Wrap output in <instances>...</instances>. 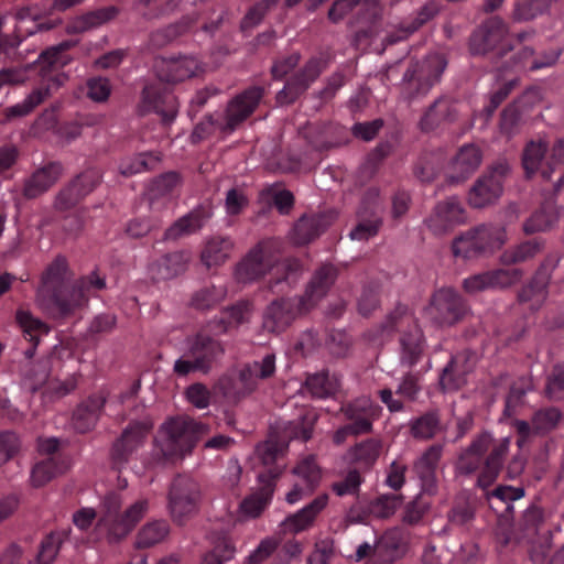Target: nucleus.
<instances>
[{
	"instance_id": "nucleus-49",
	"label": "nucleus",
	"mask_w": 564,
	"mask_h": 564,
	"mask_svg": "<svg viewBox=\"0 0 564 564\" xmlns=\"http://www.w3.org/2000/svg\"><path fill=\"white\" fill-rule=\"evenodd\" d=\"M283 451H284L283 446L272 440L265 441V442L257 445L256 451H254V457L262 466L269 468L268 473H263L265 476L270 477V471H272V474L276 473V470L282 471V469H283L282 467H279V466L271 467V466L283 454Z\"/></svg>"
},
{
	"instance_id": "nucleus-56",
	"label": "nucleus",
	"mask_w": 564,
	"mask_h": 564,
	"mask_svg": "<svg viewBox=\"0 0 564 564\" xmlns=\"http://www.w3.org/2000/svg\"><path fill=\"white\" fill-rule=\"evenodd\" d=\"M440 430V419L434 412L426 413L411 422V433L415 438H432Z\"/></svg>"
},
{
	"instance_id": "nucleus-2",
	"label": "nucleus",
	"mask_w": 564,
	"mask_h": 564,
	"mask_svg": "<svg viewBox=\"0 0 564 564\" xmlns=\"http://www.w3.org/2000/svg\"><path fill=\"white\" fill-rule=\"evenodd\" d=\"M509 447V437L497 440L488 432L481 433L462 452L456 470L462 475H471L481 467L477 485L487 489L496 481Z\"/></svg>"
},
{
	"instance_id": "nucleus-1",
	"label": "nucleus",
	"mask_w": 564,
	"mask_h": 564,
	"mask_svg": "<svg viewBox=\"0 0 564 564\" xmlns=\"http://www.w3.org/2000/svg\"><path fill=\"white\" fill-rule=\"evenodd\" d=\"M282 242L278 239H263L258 242L237 264L236 279L241 283H251L268 274L279 283L302 272L297 259H280Z\"/></svg>"
},
{
	"instance_id": "nucleus-3",
	"label": "nucleus",
	"mask_w": 564,
	"mask_h": 564,
	"mask_svg": "<svg viewBox=\"0 0 564 564\" xmlns=\"http://www.w3.org/2000/svg\"><path fill=\"white\" fill-rule=\"evenodd\" d=\"M209 432L207 424L189 416L167 419L160 427L154 451L156 464L176 463L191 455L197 442Z\"/></svg>"
},
{
	"instance_id": "nucleus-63",
	"label": "nucleus",
	"mask_w": 564,
	"mask_h": 564,
	"mask_svg": "<svg viewBox=\"0 0 564 564\" xmlns=\"http://www.w3.org/2000/svg\"><path fill=\"white\" fill-rule=\"evenodd\" d=\"M561 420V413L555 408L536 411L532 417L535 434L545 433L554 429Z\"/></svg>"
},
{
	"instance_id": "nucleus-38",
	"label": "nucleus",
	"mask_w": 564,
	"mask_h": 564,
	"mask_svg": "<svg viewBox=\"0 0 564 564\" xmlns=\"http://www.w3.org/2000/svg\"><path fill=\"white\" fill-rule=\"evenodd\" d=\"M124 502L121 492L111 491L105 496L101 502V517L97 522V528L106 532L108 541L112 535V528L121 516L122 505Z\"/></svg>"
},
{
	"instance_id": "nucleus-18",
	"label": "nucleus",
	"mask_w": 564,
	"mask_h": 564,
	"mask_svg": "<svg viewBox=\"0 0 564 564\" xmlns=\"http://www.w3.org/2000/svg\"><path fill=\"white\" fill-rule=\"evenodd\" d=\"M66 76L64 74L50 77L46 84L34 88L25 96L20 102L4 109V117L7 120L21 118L30 115L39 107L44 100L52 95V89H57L64 85Z\"/></svg>"
},
{
	"instance_id": "nucleus-5",
	"label": "nucleus",
	"mask_w": 564,
	"mask_h": 564,
	"mask_svg": "<svg viewBox=\"0 0 564 564\" xmlns=\"http://www.w3.org/2000/svg\"><path fill=\"white\" fill-rule=\"evenodd\" d=\"M447 67L443 53H431L423 59L412 63L403 75L402 86L406 98L425 96L436 85Z\"/></svg>"
},
{
	"instance_id": "nucleus-7",
	"label": "nucleus",
	"mask_w": 564,
	"mask_h": 564,
	"mask_svg": "<svg viewBox=\"0 0 564 564\" xmlns=\"http://www.w3.org/2000/svg\"><path fill=\"white\" fill-rule=\"evenodd\" d=\"M167 498L172 519L183 523L198 510L202 499L200 487L188 476H177L171 484Z\"/></svg>"
},
{
	"instance_id": "nucleus-9",
	"label": "nucleus",
	"mask_w": 564,
	"mask_h": 564,
	"mask_svg": "<svg viewBox=\"0 0 564 564\" xmlns=\"http://www.w3.org/2000/svg\"><path fill=\"white\" fill-rule=\"evenodd\" d=\"M68 279V267L65 258L57 257L46 269L42 278V285L37 291V301L42 305H54L62 314L73 310L72 302L61 299L64 282Z\"/></svg>"
},
{
	"instance_id": "nucleus-21",
	"label": "nucleus",
	"mask_w": 564,
	"mask_h": 564,
	"mask_svg": "<svg viewBox=\"0 0 564 564\" xmlns=\"http://www.w3.org/2000/svg\"><path fill=\"white\" fill-rule=\"evenodd\" d=\"M507 26L500 18L486 21L470 37L469 47L473 54H485L497 48L507 35Z\"/></svg>"
},
{
	"instance_id": "nucleus-46",
	"label": "nucleus",
	"mask_w": 564,
	"mask_h": 564,
	"mask_svg": "<svg viewBox=\"0 0 564 564\" xmlns=\"http://www.w3.org/2000/svg\"><path fill=\"white\" fill-rule=\"evenodd\" d=\"M340 387L339 379L336 376H329L327 372H321L310 376L305 381V391L312 397L324 399L335 394Z\"/></svg>"
},
{
	"instance_id": "nucleus-11",
	"label": "nucleus",
	"mask_w": 564,
	"mask_h": 564,
	"mask_svg": "<svg viewBox=\"0 0 564 564\" xmlns=\"http://www.w3.org/2000/svg\"><path fill=\"white\" fill-rule=\"evenodd\" d=\"M466 212L456 197L440 202L425 218L424 225L434 236H444L466 221Z\"/></svg>"
},
{
	"instance_id": "nucleus-4",
	"label": "nucleus",
	"mask_w": 564,
	"mask_h": 564,
	"mask_svg": "<svg viewBox=\"0 0 564 564\" xmlns=\"http://www.w3.org/2000/svg\"><path fill=\"white\" fill-rule=\"evenodd\" d=\"M382 332H399V362L412 368L423 357L425 338L416 318L405 306H397L381 326Z\"/></svg>"
},
{
	"instance_id": "nucleus-35",
	"label": "nucleus",
	"mask_w": 564,
	"mask_h": 564,
	"mask_svg": "<svg viewBox=\"0 0 564 564\" xmlns=\"http://www.w3.org/2000/svg\"><path fill=\"white\" fill-rule=\"evenodd\" d=\"M209 214L203 208H196L177 219L172 226H170L165 234L164 239L176 240L178 238L192 235L198 231L205 224Z\"/></svg>"
},
{
	"instance_id": "nucleus-8",
	"label": "nucleus",
	"mask_w": 564,
	"mask_h": 564,
	"mask_svg": "<svg viewBox=\"0 0 564 564\" xmlns=\"http://www.w3.org/2000/svg\"><path fill=\"white\" fill-rule=\"evenodd\" d=\"M509 172L510 165L507 161L502 160L494 164L469 189L468 204L474 208L495 204L502 195L503 182Z\"/></svg>"
},
{
	"instance_id": "nucleus-41",
	"label": "nucleus",
	"mask_w": 564,
	"mask_h": 564,
	"mask_svg": "<svg viewBox=\"0 0 564 564\" xmlns=\"http://www.w3.org/2000/svg\"><path fill=\"white\" fill-rule=\"evenodd\" d=\"M466 359L464 356L453 357L449 364L444 368L440 378V384L445 391H455L466 383L468 370L465 368Z\"/></svg>"
},
{
	"instance_id": "nucleus-20",
	"label": "nucleus",
	"mask_w": 564,
	"mask_h": 564,
	"mask_svg": "<svg viewBox=\"0 0 564 564\" xmlns=\"http://www.w3.org/2000/svg\"><path fill=\"white\" fill-rule=\"evenodd\" d=\"M337 275L336 268L332 264H324L315 271L306 285L305 292L299 296L300 303L308 312L326 296Z\"/></svg>"
},
{
	"instance_id": "nucleus-25",
	"label": "nucleus",
	"mask_w": 564,
	"mask_h": 564,
	"mask_svg": "<svg viewBox=\"0 0 564 564\" xmlns=\"http://www.w3.org/2000/svg\"><path fill=\"white\" fill-rule=\"evenodd\" d=\"M263 90L260 87H251L234 98L226 109V129L232 131L238 124L246 120L256 109Z\"/></svg>"
},
{
	"instance_id": "nucleus-10",
	"label": "nucleus",
	"mask_w": 564,
	"mask_h": 564,
	"mask_svg": "<svg viewBox=\"0 0 564 564\" xmlns=\"http://www.w3.org/2000/svg\"><path fill=\"white\" fill-rule=\"evenodd\" d=\"M465 304L453 289H440L431 297L425 307L426 316L438 326H452L465 314Z\"/></svg>"
},
{
	"instance_id": "nucleus-37",
	"label": "nucleus",
	"mask_w": 564,
	"mask_h": 564,
	"mask_svg": "<svg viewBox=\"0 0 564 564\" xmlns=\"http://www.w3.org/2000/svg\"><path fill=\"white\" fill-rule=\"evenodd\" d=\"M67 469L68 464L61 457L44 458L32 467L30 482L35 488L43 487Z\"/></svg>"
},
{
	"instance_id": "nucleus-57",
	"label": "nucleus",
	"mask_w": 564,
	"mask_h": 564,
	"mask_svg": "<svg viewBox=\"0 0 564 564\" xmlns=\"http://www.w3.org/2000/svg\"><path fill=\"white\" fill-rule=\"evenodd\" d=\"M437 12V9L434 4L425 6L422 8V10L419 12L417 18L412 21L406 26H402L398 34H390L387 37V42L389 44L397 43L398 41L406 39L409 35H411L413 32H415L422 24L427 22L430 19H432Z\"/></svg>"
},
{
	"instance_id": "nucleus-54",
	"label": "nucleus",
	"mask_w": 564,
	"mask_h": 564,
	"mask_svg": "<svg viewBox=\"0 0 564 564\" xmlns=\"http://www.w3.org/2000/svg\"><path fill=\"white\" fill-rule=\"evenodd\" d=\"M78 384L76 375L68 376L64 380L50 379L43 388V397L47 401H55L73 392Z\"/></svg>"
},
{
	"instance_id": "nucleus-22",
	"label": "nucleus",
	"mask_w": 564,
	"mask_h": 564,
	"mask_svg": "<svg viewBox=\"0 0 564 564\" xmlns=\"http://www.w3.org/2000/svg\"><path fill=\"white\" fill-rule=\"evenodd\" d=\"M101 180L100 172L95 169L86 170L79 174L65 189L58 194L55 205L59 209H67L80 198L95 189Z\"/></svg>"
},
{
	"instance_id": "nucleus-32",
	"label": "nucleus",
	"mask_w": 564,
	"mask_h": 564,
	"mask_svg": "<svg viewBox=\"0 0 564 564\" xmlns=\"http://www.w3.org/2000/svg\"><path fill=\"white\" fill-rule=\"evenodd\" d=\"M248 318V305L239 303L225 310L220 317L209 321L207 323V330L213 334V336H220L247 322Z\"/></svg>"
},
{
	"instance_id": "nucleus-39",
	"label": "nucleus",
	"mask_w": 564,
	"mask_h": 564,
	"mask_svg": "<svg viewBox=\"0 0 564 564\" xmlns=\"http://www.w3.org/2000/svg\"><path fill=\"white\" fill-rule=\"evenodd\" d=\"M381 441L377 438H368L351 446L347 453L348 462L361 467H371L380 456Z\"/></svg>"
},
{
	"instance_id": "nucleus-64",
	"label": "nucleus",
	"mask_w": 564,
	"mask_h": 564,
	"mask_svg": "<svg viewBox=\"0 0 564 564\" xmlns=\"http://www.w3.org/2000/svg\"><path fill=\"white\" fill-rule=\"evenodd\" d=\"M21 449L20 437L10 431L0 433V467L13 458Z\"/></svg>"
},
{
	"instance_id": "nucleus-47",
	"label": "nucleus",
	"mask_w": 564,
	"mask_h": 564,
	"mask_svg": "<svg viewBox=\"0 0 564 564\" xmlns=\"http://www.w3.org/2000/svg\"><path fill=\"white\" fill-rule=\"evenodd\" d=\"M402 554V543L397 532H388L375 545V556L381 564H389Z\"/></svg>"
},
{
	"instance_id": "nucleus-19",
	"label": "nucleus",
	"mask_w": 564,
	"mask_h": 564,
	"mask_svg": "<svg viewBox=\"0 0 564 564\" xmlns=\"http://www.w3.org/2000/svg\"><path fill=\"white\" fill-rule=\"evenodd\" d=\"M328 495L317 496L299 511L288 516L280 524L283 534H297L311 529L317 516L327 507Z\"/></svg>"
},
{
	"instance_id": "nucleus-6",
	"label": "nucleus",
	"mask_w": 564,
	"mask_h": 564,
	"mask_svg": "<svg viewBox=\"0 0 564 564\" xmlns=\"http://www.w3.org/2000/svg\"><path fill=\"white\" fill-rule=\"evenodd\" d=\"M349 424L340 426L333 434V443L343 445L349 436H359L372 431V422L378 415V408L368 398H359L340 410Z\"/></svg>"
},
{
	"instance_id": "nucleus-14",
	"label": "nucleus",
	"mask_w": 564,
	"mask_h": 564,
	"mask_svg": "<svg viewBox=\"0 0 564 564\" xmlns=\"http://www.w3.org/2000/svg\"><path fill=\"white\" fill-rule=\"evenodd\" d=\"M520 269H498L470 275L463 281L467 293L476 294L492 289L508 288L522 278Z\"/></svg>"
},
{
	"instance_id": "nucleus-16",
	"label": "nucleus",
	"mask_w": 564,
	"mask_h": 564,
	"mask_svg": "<svg viewBox=\"0 0 564 564\" xmlns=\"http://www.w3.org/2000/svg\"><path fill=\"white\" fill-rule=\"evenodd\" d=\"M550 145L546 140L536 139L529 141L522 151V165L527 177L539 174L543 180H550L553 175V165L550 159Z\"/></svg>"
},
{
	"instance_id": "nucleus-45",
	"label": "nucleus",
	"mask_w": 564,
	"mask_h": 564,
	"mask_svg": "<svg viewBox=\"0 0 564 564\" xmlns=\"http://www.w3.org/2000/svg\"><path fill=\"white\" fill-rule=\"evenodd\" d=\"M473 229L480 247V253L494 252L500 249L508 240L505 228L500 226L481 225Z\"/></svg>"
},
{
	"instance_id": "nucleus-53",
	"label": "nucleus",
	"mask_w": 564,
	"mask_h": 564,
	"mask_svg": "<svg viewBox=\"0 0 564 564\" xmlns=\"http://www.w3.org/2000/svg\"><path fill=\"white\" fill-rule=\"evenodd\" d=\"M452 251L454 257L463 259H469L481 254L474 229H469L456 237L452 242Z\"/></svg>"
},
{
	"instance_id": "nucleus-33",
	"label": "nucleus",
	"mask_w": 564,
	"mask_h": 564,
	"mask_svg": "<svg viewBox=\"0 0 564 564\" xmlns=\"http://www.w3.org/2000/svg\"><path fill=\"white\" fill-rule=\"evenodd\" d=\"M117 14L118 9L116 7H107L87 12L72 19L66 25V32L68 34L84 33L111 21Z\"/></svg>"
},
{
	"instance_id": "nucleus-13",
	"label": "nucleus",
	"mask_w": 564,
	"mask_h": 564,
	"mask_svg": "<svg viewBox=\"0 0 564 564\" xmlns=\"http://www.w3.org/2000/svg\"><path fill=\"white\" fill-rule=\"evenodd\" d=\"M307 312L299 297L273 301L264 313L263 327L271 333L283 332L296 317Z\"/></svg>"
},
{
	"instance_id": "nucleus-40",
	"label": "nucleus",
	"mask_w": 564,
	"mask_h": 564,
	"mask_svg": "<svg viewBox=\"0 0 564 564\" xmlns=\"http://www.w3.org/2000/svg\"><path fill=\"white\" fill-rule=\"evenodd\" d=\"M170 534V525L164 520H153L143 524L135 535L137 549H149L163 542Z\"/></svg>"
},
{
	"instance_id": "nucleus-42",
	"label": "nucleus",
	"mask_w": 564,
	"mask_h": 564,
	"mask_svg": "<svg viewBox=\"0 0 564 564\" xmlns=\"http://www.w3.org/2000/svg\"><path fill=\"white\" fill-rule=\"evenodd\" d=\"M543 242L538 239L524 241L507 249L500 256V262L505 265H513L533 259L543 250Z\"/></svg>"
},
{
	"instance_id": "nucleus-23",
	"label": "nucleus",
	"mask_w": 564,
	"mask_h": 564,
	"mask_svg": "<svg viewBox=\"0 0 564 564\" xmlns=\"http://www.w3.org/2000/svg\"><path fill=\"white\" fill-rule=\"evenodd\" d=\"M281 475V470L272 474L270 477L264 474L258 475L259 486L248 497H246L241 505V512L249 518L259 517L263 510L269 506L274 492V479Z\"/></svg>"
},
{
	"instance_id": "nucleus-43",
	"label": "nucleus",
	"mask_w": 564,
	"mask_h": 564,
	"mask_svg": "<svg viewBox=\"0 0 564 564\" xmlns=\"http://www.w3.org/2000/svg\"><path fill=\"white\" fill-rule=\"evenodd\" d=\"M482 161V154L478 147L466 144L462 147L453 161V169L459 177L465 178L474 173Z\"/></svg>"
},
{
	"instance_id": "nucleus-59",
	"label": "nucleus",
	"mask_w": 564,
	"mask_h": 564,
	"mask_svg": "<svg viewBox=\"0 0 564 564\" xmlns=\"http://www.w3.org/2000/svg\"><path fill=\"white\" fill-rule=\"evenodd\" d=\"M189 257L186 252H174L165 256L159 264L162 279L173 278L186 269Z\"/></svg>"
},
{
	"instance_id": "nucleus-44",
	"label": "nucleus",
	"mask_w": 564,
	"mask_h": 564,
	"mask_svg": "<svg viewBox=\"0 0 564 564\" xmlns=\"http://www.w3.org/2000/svg\"><path fill=\"white\" fill-rule=\"evenodd\" d=\"M560 212L555 204L547 203L536 210L523 225L527 234H535L552 228L558 220Z\"/></svg>"
},
{
	"instance_id": "nucleus-50",
	"label": "nucleus",
	"mask_w": 564,
	"mask_h": 564,
	"mask_svg": "<svg viewBox=\"0 0 564 564\" xmlns=\"http://www.w3.org/2000/svg\"><path fill=\"white\" fill-rule=\"evenodd\" d=\"M551 6V0H520L514 4L512 19L516 22L531 21L545 13Z\"/></svg>"
},
{
	"instance_id": "nucleus-26",
	"label": "nucleus",
	"mask_w": 564,
	"mask_h": 564,
	"mask_svg": "<svg viewBox=\"0 0 564 564\" xmlns=\"http://www.w3.org/2000/svg\"><path fill=\"white\" fill-rule=\"evenodd\" d=\"M151 427L148 423L130 424L112 446L111 456L113 462L116 464L126 463L129 456L143 444Z\"/></svg>"
},
{
	"instance_id": "nucleus-15",
	"label": "nucleus",
	"mask_w": 564,
	"mask_h": 564,
	"mask_svg": "<svg viewBox=\"0 0 564 564\" xmlns=\"http://www.w3.org/2000/svg\"><path fill=\"white\" fill-rule=\"evenodd\" d=\"M178 104L175 96L162 89L160 83L149 84L142 91L140 110L145 112H156L164 122H171L177 113Z\"/></svg>"
},
{
	"instance_id": "nucleus-51",
	"label": "nucleus",
	"mask_w": 564,
	"mask_h": 564,
	"mask_svg": "<svg viewBox=\"0 0 564 564\" xmlns=\"http://www.w3.org/2000/svg\"><path fill=\"white\" fill-rule=\"evenodd\" d=\"M17 321L24 333V336L33 343L35 347L42 336H45L50 332V327L32 316L30 312L26 311H18Z\"/></svg>"
},
{
	"instance_id": "nucleus-61",
	"label": "nucleus",
	"mask_w": 564,
	"mask_h": 564,
	"mask_svg": "<svg viewBox=\"0 0 564 564\" xmlns=\"http://www.w3.org/2000/svg\"><path fill=\"white\" fill-rule=\"evenodd\" d=\"M226 290L223 286H210L198 291L192 300V304L198 310H207L223 301Z\"/></svg>"
},
{
	"instance_id": "nucleus-28",
	"label": "nucleus",
	"mask_w": 564,
	"mask_h": 564,
	"mask_svg": "<svg viewBox=\"0 0 564 564\" xmlns=\"http://www.w3.org/2000/svg\"><path fill=\"white\" fill-rule=\"evenodd\" d=\"M150 508L147 498H141L130 503L121 513L118 522L113 524L112 535L109 542H118L124 539L135 525L144 518Z\"/></svg>"
},
{
	"instance_id": "nucleus-36",
	"label": "nucleus",
	"mask_w": 564,
	"mask_h": 564,
	"mask_svg": "<svg viewBox=\"0 0 564 564\" xmlns=\"http://www.w3.org/2000/svg\"><path fill=\"white\" fill-rule=\"evenodd\" d=\"M62 174V166L57 163H51L36 172L28 180L24 186V195L34 198L47 191Z\"/></svg>"
},
{
	"instance_id": "nucleus-55",
	"label": "nucleus",
	"mask_w": 564,
	"mask_h": 564,
	"mask_svg": "<svg viewBox=\"0 0 564 564\" xmlns=\"http://www.w3.org/2000/svg\"><path fill=\"white\" fill-rule=\"evenodd\" d=\"M304 485L308 486V490H315L322 479L321 468L317 466L313 456L302 459L293 469Z\"/></svg>"
},
{
	"instance_id": "nucleus-60",
	"label": "nucleus",
	"mask_w": 564,
	"mask_h": 564,
	"mask_svg": "<svg viewBox=\"0 0 564 564\" xmlns=\"http://www.w3.org/2000/svg\"><path fill=\"white\" fill-rule=\"evenodd\" d=\"M382 225L381 218L372 212L370 218L361 219L356 227L349 232L352 240L367 241L377 236Z\"/></svg>"
},
{
	"instance_id": "nucleus-24",
	"label": "nucleus",
	"mask_w": 564,
	"mask_h": 564,
	"mask_svg": "<svg viewBox=\"0 0 564 564\" xmlns=\"http://www.w3.org/2000/svg\"><path fill=\"white\" fill-rule=\"evenodd\" d=\"M212 335L206 325L203 332L197 334L189 349L191 356L196 359V367L203 373H207L225 352L221 343L212 338Z\"/></svg>"
},
{
	"instance_id": "nucleus-12",
	"label": "nucleus",
	"mask_w": 564,
	"mask_h": 564,
	"mask_svg": "<svg viewBox=\"0 0 564 564\" xmlns=\"http://www.w3.org/2000/svg\"><path fill=\"white\" fill-rule=\"evenodd\" d=\"M325 65V61L321 57L308 59L301 72L290 78L276 94V102L281 106L294 102L318 78Z\"/></svg>"
},
{
	"instance_id": "nucleus-27",
	"label": "nucleus",
	"mask_w": 564,
	"mask_h": 564,
	"mask_svg": "<svg viewBox=\"0 0 564 564\" xmlns=\"http://www.w3.org/2000/svg\"><path fill=\"white\" fill-rule=\"evenodd\" d=\"M443 447L433 445L414 463L413 469L421 480L422 491L429 495L436 492L435 469L441 459Z\"/></svg>"
},
{
	"instance_id": "nucleus-48",
	"label": "nucleus",
	"mask_w": 564,
	"mask_h": 564,
	"mask_svg": "<svg viewBox=\"0 0 564 564\" xmlns=\"http://www.w3.org/2000/svg\"><path fill=\"white\" fill-rule=\"evenodd\" d=\"M69 47V42H63L58 45L52 46L42 52L35 63L41 67L44 74L50 69L62 68L70 61V58L65 54Z\"/></svg>"
},
{
	"instance_id": "nucleus-52",
	"label": "nucleus",
	"mask_w": 564,
	"mask_h": 564,
	"mask_svg": "<svg viewBox=\"0 0 564 564\" xmlns=\"http://www.w3.org/2000/svg\"><path fill=\"white\" fill-rule=\"evenodd\" d=\"M159 163V156L152 153H140L134 156L123 159L119 164V171L124 176H132L151 169Z\"/></svg>"
},
{
	"instance_id": "nucleus-31",
	"label": "nucleus",
	"mask_w": 564,
	"mask_h": 564,
	"mask_svg": "<svg viewBox=\"0 0 564 564\" xmlns=\"http://www.w3.org/2000/svg\"><path fill=\"white\" fill-rule=\"evenodd\" d=\"M457 117L455 105L447 98L440 97L425 110L420 126L422 130L430 131L443 123L453 122Z\"/></svg>"
},
{
	"instance_id": "nucleus-62",
	"label": "nucleus",
	"mask_w": 564,
	"mask_h": 564,
	"mask_svg": "<svg viewBox=\"0 0 564 564\" xmlns=\"http://www.w3.org/2000/svg\"><path fill=\"white\" fill-rule=\"evenodd\" d=\"M218 386L223 394L231 400H239L249 395L237 371L224 376L219 380Z\"/></svg>"
},
{
	"instance_id": "nucleus-17",
	"label": "nucleus",
	"mask_w": 564,
	"mask_h": 564,
	"mask_svg": "<svg viewBox=\"0 0 564 564\" xmlns=\"http://www.w3.org/2000/svg\"><path fill=\"white\" fill-rule=\"evenodd\" d=\"M154 67L159 79L171 84L189 79L202 70L198 61L192 56L162 57L156 59Z\"/></svg>"
},
{
	"instance_id": "nucleus-58",
	"label": "nucleus",
	"mask_w": 564,
	"mask_h": 564,
	"mask_svg": "<svg viewBox=\"0 0 564 564\" xmlns=\"http://www.w3.org/2000/svg\"><path fill=\"white\" fill-rule=\"evenodd\" d=\"M51 376V359L45 358L39 360L30 369L25 377V384L32 391L43 389L48 382Z\"/></svg>"
},
{
	"instance_id": "nucleus-30",
	"label": "nucleus",
	"mask_w": 564,
	"mask_h": 564,
	"mask_svg": "<svg viewBox=\"0 0 564 564\" xmlns=\"http://www.w3.org/2000/svg\"><path fill=\"white\" fill-rule=\"evenodd\" d=\"M330 221L325 215L304 216L294 225L290 238L296 246H304L317 238Z\"/></svg>"
},
{
	"instance_id": "nucleus-29",
	"label": "nucleus",
	"mask_w": 564,
	"mask_h": 564,
	"mask_svg": "<svg viewBox=\"0 0 564 564\" xmlns=\"http://www.w3.org/2000/svg\"><path fill=\"white\" fill-rule=\"evenodd\" d=\"M105 403L106 395L102 392L95 393L82 402L73 415L74 427L80 433L90 431L96 425Z\"/></svg>"
},
{
	"instance_id": "nucleus-34",
	"label": "nucleus",
	"mask_w": 564,
	"mask_h": 564,
	"mask_svg": "<svg viewBox=\"0 0 564 564\" xmlns=\"http://www.w3.org/2000/svg\"><path fill=\"white\" fill-rule=\"evenodd\" d=\"M234 250V242L226 237H212L200 252V260L207 269L223 265Z\"/></svg>"
}]
</instances>
